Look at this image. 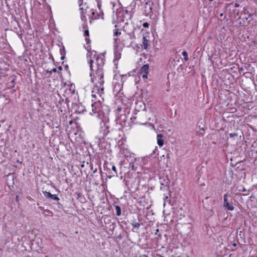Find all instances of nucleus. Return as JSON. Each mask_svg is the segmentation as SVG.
<instances>
[{
	"label": "nucleus",
	"mask_w": 257,
	"mask_h": 257,
	"mask_svg": "<svg viewBox=\"0 0 257 257\" xmlns=\"http://www.w3.org/2000/svg\"><path fill=\"white\" fill-rule=\"evenodd\" d=\"M94 59L89 61L91 70L90 76L91 80H100L103 77L102 67L104 64V60L102 57L94 56Z\"/></svg>",
	"instance_id": "1"
},
{
	"label": "nucleus",
	"mask_w": 257,
	"mask_h": 257,
	"mask_svg": "<svg viewBox=\"0 0 257 257\" xmlns=\"http://www.w3.org/2000/svg\"><path fill=\"white\" fill-rule=\"evenodd\" d=\"M144 12L146 16L151 17L153 15V4L151 2L146 3Z\"/></svg>",
	"instance_id": "2"
},
{
	"label": "nucleus",
	"mask_w": 257,
	"mask_h": 257,
	"mask_svg": "<svg viewBox=\"0 0 257 257\" xmlns=\"http://www.w3.org/2000/svg\"><path fill=\"white\" fill-rule=\"evenodd\" d=\"M92 110L90 112L91 115H96L98 116V112L100 111V103L98 102H94L91 104Z\"/></svg>",
	"instance_id": "3"
},
{
	"label": "nucleus",
	"mask_w": 257,
	"mask_h": 257,
	"mask_svg": "<svg viewBox=\"0 0 257 257\" xmlns=\"http://www.w3.org/2000/svg\"><path fill=\"white\" fill-rule=\"evenodd\" d=\"M149 65L146 64L144 65L143 67H141L140 70V76H142V78L145 79L147 78V75L149 72Z\"/></svg>",
	"instance_id": "4"
},
{
	"label": "nucleus",
	"mask_w": 257,
	"mask_h": 257,
	"mask_svg": "<svg viewBox=\"0 0 257 257\" xmlns=\"http://www.w3.org/2000/svg\"><path fill=\"white\" fill-rule=\"evenodd\" d=\"M227 195L225 194L223 196V206L225 207L228 210L232 211L234 209L233 206L229 204L227 199Z\"/></svg>",
	"instance_id": "5"
},
{
	"label": "nucleus",
	"mask_w": 257,
	"mask_h": 257,
	"mask_svg": "<svg viewBox=\"0 0 257 257\" xmlns=\"http://www.w3.org/2000/svg\"><path fill=\"white\" fill-rule=\"evenodd\" d=\"M43 193L44 195L47 198H51V199L54 200H59V198L55 194H51L50 192L47 191H43Z\"/></svg>",
	"instance_id": "6"
},
{
	"label": "nucleus",
	"mask_w": 257,
	"mask_h": 257,
	"mask_svg": "<svg viewBox=\"0 0 257 257\" xmlns=\"http://www.w3.org/2000/svg\"><path fill=\"white\" fill-rule=\"evenodd\" d=\"M163 136L160 134L157 136V144L160 147H162L164 145V140L162 139Z\"/></svg>",
	"instance_id": "7"
},
{
	"label": "nucleus",
	"mask_w": 257,
	"mask_h": 257,
	"mask_svg": "<svg viewBox=\"0 0 257 257\" xmlns=\"http://www.w3.org/2000/svg\"><path fill=\"white\" fill-rule=\"evenodd\" d=\"M143 46L145 49H147L149 46V41L145 37H143Z\"/></svg>",
	"instance_id": "8"
},
{
	"label": "nucleus",
	"mask_w": 257,
	"mask_h": 257,
	"mask_svg": "<svg viewBox=\"0 0 257 257\" xmlns=\"http://www.w3.org/2000/svg\"><path fill=\"white\" fill-rule=\"evenodd\" d=\"M121 54L118 50L114 52V60H118L120 58Z\"/></svg>",
	"instance_id": "9"
},
{
	"label": "nucleus",
	"mask_w": 257,
	"mask_h": 257,
	"mask_svg": "<svg viewBox=\"0 0 257 257\" xmlns=\"http://www.w3.org/2000/svg\"><path fill=\"white\" fill-rule=\"evenodd\" d=\"M115 210H116V214L117 216H119L121 214V208L120 207L117 205L115 206Z\"/></svg>",
	"instance_id": "10"
},
{
	"label": "nucleus",
	"mask_w": 257,
	"mask_h": 257,
	"mask_svg": "<svg viewBox=\"0 0 257 257\" xmlns=\"http://www.w3.org/2000/svg\"><path fill=\"white\" fill-rule=\"evenodd\" d=\"M182 55L184 56V60L185 61H187L188 60V55H187V53L186 51H183L182 52Z\"/></svg>",
	"instance_id": "11"
},
{
	"label": "nucleus",
	"mask_w": 257,
	"mask_h": 257,
	"mask_svg": "<svg viewBox=\"0 0 257 257\" xmlns=\"http://www.w3.org/2000/svg\"><path fill=\"white\" fill-rule=\"evenodd\" d=\"M133 226L134 227L139 228L140 226V224L138 222H135L133 224Z\"/></svg>",
	"instance_id": "12"
},
{
	"label": "nucleus",
	"mask_w": 257,
	"mask_h": 257,
	"mask_svg": "<svg viewBox=\"0 0 257 257\" xmlns=\"http://www.w3.org/2000/svg\"><path fill=\"white\" fill-rule=\"evenodd\" d=\"M84 35L85 37L89 36V31L88 30H85Z\"/></svg>",
	"instance_id": "13"
},
{
	"label": "nucleus",
	"mask_w": 257,
	"mask_h": 257,
	"mask_svg": "<svg viewBox=\"0 0 257 257\" xmlns=\"http://www.w3.org/2000/svg\"><path fill=\"white\" fill-rule=\"evenodd\" d=\"M143 26L144 28H148L149 26V24L148 23H144L143 24Z\"/></svg>",
	"instance_id": "14"
},
{
	"label": "nucleus",
	"mask_w": 257,
	"mask_h": 257,
	"mask_svg": "<svg viewBox=\"0 0 257 257\" xmlns=\"http://www.w3.org/2000/svg\"><path fill=\"white\" fill-rule=\"evenodd\" d=\"M229 136L230 138H234V137L237 136V134L235 133L230 134Z\"/></svg>",
	"instance_id": "15"
},
{
	"label": "nucleus",
	"mask_w": 257,
	"mask_h": 257,
	"mask_svg": "<svg viewBox=\"0 0 257 257\" xmlns=\"http://www.w3.org/2000/svg\"><path fill=\"white\" fill-rule=\"evenodd\" d=\"M112 170L115 172V175H117L116 169L115 166H112Z\"/></svg>",
	"instance_id": "16"
},
{
	"label": "nucleus",
	"mask_w": 257,
	"mask_h": 257,
	"mask_svg": "<svg viewBox=\"0 0 257 257\" xmlns=\"http://www.w3.org/2000/svg\"><path fill=\"white\" fill-rule=\"evenodd\" d=\"M122 84L121 83H119V82L117 83H116V84L114 86V88H116L117 85H118V87H120L122 86Z\"/></svg>",
	"instance_id": "17"
},
{
	"label": "nucleus",
	"mask_w": 257,
	"mask_h": 257,
	"mask_svg": "<svg viewBox=\"0 0 257 257\" xmlns=\"http://www.w3.org/2000/svg\"><path fill=\"white\" fill-rule=\"evenodd\" d=\"M120 34V32H119L118 30H116L114 33V36H118Z\"/></svg>",
	"instance_id": "18"
},
{
	"label": "nucleus",
	"mask_w": 257,
	"mask_h": 257,
	"mask_svg": "<svg viewBox=\"0 0 257 257\" xmlns=\"http://www.w3.org/2000/svg\"><path fill=\"white\" fill-rule=\"evenodd\" d=\"M137 124H141V125H146V124H147V122H144V123L137 122Z\"/></svg>",
	"instance_id": "19"
},
{
	"label": "nucleus",
	"mask_w": 257,
	"mask_h": 257,
	"mask_svg": "<svg viewBox=\"0 0 257 257\" xmlns=\"http://www.w3.org/2000/svg\"><path fill=\"white\" fill-rule=\"evenodd\" d=\"M126 76H126V75H123V76H122L121 79H123V78H124V79H126V78H126Z\"/></svg>",
	"instance_id": "20"
},
{
	"label": "nucleus",
	"mask_w": 257,
	"mask_h": 257,
	"mask_svg": "<svg viewBox=\"0 0 257 257\" xmlns=\"http://www.w3.org/2000/svg\"><path fill=\"white\" fill-rule=\"evenodd\" d=\"M115 78L116 79H118V75H115Z\"/></svg>",
	"instance_id": "21"
},
{
	"label": "nucleus",
	"mask_w": 257,
	"mask_h": 257,
	"mask_svg": "<svg viewBox=\"0 0 257 257\" xmlns=\"http://www.w3.org/2000/svg\"><path fill=\"white\" fill-rule=\"evenodd\" d=\"M245 191H246V189H245V188H243V189H242V191H243V192H245Z\"/></svg>",
	"instance_id": "22"
},
{
	"label": "nucleus",
	"mask_w": 257,
	"mask_h": 257,
	"mask_svg": "<svg viewBox=\"0 0 257 257\" xmlns=\"http://www.w3.org/2000/svg\"><path fill=\"white\" fill-rule=\"evenodd\" d=\"M131 34H132V33H129V35H130V36H131Z\"/></svg>",
	"instance_id": "23"
}]
</instances>
